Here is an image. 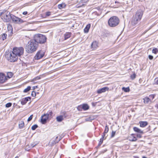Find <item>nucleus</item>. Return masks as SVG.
<instances>
[{"instance_id":"nucleus-1","label":"nucleus","mask_w":158,"mask_h":158,"mask_svg":"<svg viewBox=\"0 0 158 158\" xmlns=\"http://www.w3.org/2000/svg\"><path fill=\"white\" fill-rule=\"evenodd\" d=\"M38 46V44L34 40H31L27 46L26 50L29 53H32L37 50Z\"/></svg>"},{"instance_id":"nucleus-2","label":"nucleus","mask_w":158,"mask_h":158,"mask_svg":"<svg viewBox=\"0 0 158 158\" xmlns=\"http://www.w3.org/2000/svg\"><path fill=\"white\" fill-rule=\"evenodd\" d=\"M143 15V13L142 11L139 10L137 11L135 15L132 17L131 21V24L133 26L136 24L141 20Z\"/></svg>"},{"instance_id":"nucleus-3","label":"nucleus","mask_w":158,"mask_h":158,"mask_svg":"<svg viewBox=\"0 0 158 158\" xmlns=\"http://www.w3.org/2000/svg\"><path fill=\"white\" fill-rule=\"evenodd\" d=\"M37 44L44 43L46 40V36L42 34H35L34 37V40Z\"/></svg>"},{"instance_id":"nucleus-4","label":"nucleus","mask_w":158,"mask_h":158,"mask_svg":"<svg viewBox=\"0 0 158 158\" xmlns=\"http://www.w3.org/2000/svg\"><path fill=\"white\" fill-rule=\"evenodd\" d=\"M5 56L7 59L10 62H15L18 59V57L12 51L6 52Z\"/></svg>"},{"instance_id":"nucleus-5","label":"nucleus","mask_w":158,"mask_h":158,"mask_svg":"<svg viewBox=\"0 0 158 158\" xmlns=\"http://www.w3.org/2000/svg\"><path fill=\"white\" fill-rule=\"evenodd\" d=\"M119 23V19L116 16L110 17L108 21V25L110 27H115L118 25Z\"/></svg>"},{"instance_id":"nucleus-6","label":"nucleus","mask_w":158,"mask_h":158,"mask_svg":"<svg viewBox=\"0 0 158 158\" xmlns=\"http://www.w3.org/2000/svg\"><path fill=\"white\" fill-rule=\"evenodd\" d=\"M12 52L18 57L23 55L24 48L22 47L13 48Z\"/></svg>"},{"instance_id":"nucleus-7","label":"nucleus","mask_w":158,"mask_h":158,"mask_svg":"<svg viewBox=\"0 0 158 158\" xmlns=\"http://www.w3.org/2000/svg\"><path fill=\"white\" fill-rule=\"evenodd\" d=\"M44 52L42 51L38 52L35 56V59L36 60H39L42 58L44 55Z\"/></svg>"},{"instance_id":"nucleus-8","label":"nucleus","mask_w":158,"mask_h":158,"mask_svg":"<svg viewBox=\"0 0 158 158\" xmlns=\"http://www.w3.org/2000/svg\"><path fill=\"white\" fill-rule=\"evenodd\" d=\"M12 21L16 23H22L23 22L21 19L12 15L11 18Z\"/></svg>"},{"instance_id":"nucleus-9","label":"nucleus","mask_w":158,"mask_h":158,"mask_svg":"<svg viewBox=\"0 0 158 158\" xmlns=\"http://www.w3.org/2000/svg\"><path fill=\"white\" fill-rule=\"evenodd\" d=\"M7 80L6 76L3 74H0V83H3L5 82Z\"/></svg>"},{"instance_id":"nucleus-10","label":"nucleus","mask_w":158,"mask_h":158,"mask_svg":"<svg viewBox=\"0 0 158 158\" xmlns=\"http://www.w3.org/2000/svg\"><path fill=\"white\" fill-rule=\"evenodd\" d=\"M12 16V15L10 14V12H7L3 17L5 19V21L8 22L10 21Z\"/></svg>"},{"instance_id":"nucleus-11","label":"nucleus","mask_w":158,"mask_h":158,"mask_svg":"<svg viewBox=\"0 0 158 158\" xmlns=\"http://www.w3.org/2000/svg\"><path fill=\"white\" fill-rule=\"evenodd\" d=\"M48 115L46 114H44L42 116L41 122L42 124H45L48 118Z\"/></svg>"},{"instance_id":"nucleus-12","label":"nucleus","mask_w":158,"mask_h":158,"mask_svg":"<svg viewBox=\"0 0 158 158\" xmlns=\"http://www.w3.org/2000/svg\"><path fill=\"white\" fill-rule=\"evenodd\" d=\"M108 90L109 88L108 87H104L97 90V92L98 94H101L102 93H104Z\"/></svg>"},{"instance_id":"nucleus-13","label":"nucleus","mask_w":158,"mask_h":158,"mask_svg":"<svg viewBox=\"0 0 158 158\" xmlns=\"http://www.w3.org/2000/svg\"><path fill=\"white\" fill-rule=\"evenodd\" d=\"M30 99V98L29 97L25 98L22 99L21 101V104L22 105H25L28 101V99Z\"/></svg>"},{"instance_id":"nucleus-14","label":"nucleus","mask_w":158,"mask_h":158,"mask_svg":"<svg viewBox=\"0 0 158 158\" xmlns=\"http://www.w3.org/2000/svg\"><path fill=\"white\" fill-rule=\"evenodd\" d=\"M98 46V43L96 41L93 42L91 45V48H93V50L97 48Z\"/></svg>"},{"instance_id":"nucleus-15","label":"nucleus","mask_w":158,"mask_h":158,"mask_svg":"<svg viewBox=\"0 0 158 158\" xmlns=\"http://www.w3.org/2000/svg\"><path fill=\"white\" fill-rule=\"evenodd\" d=\"M139 123L140 127H144L148 124V123L146 121H141L139 122Z\"/></svg>"},{"instance_id":"nucleus-16","label":"nucleus","mask_w":158,"mask_h":158,"mask_svg":"<svg viewBox=\"0 0 158 158\" xmlns=\"http://www.w3.org/2000/svg\"><path fill=\"white\" fill-rule=\"evenodd\" d=\"M133 130L135 131L138 133H139L143 134V131L137 127H134L133 128Z\"/></svg>"},{"instance_id":"nucleus-17","label":"nucleus","mask_w":158,"mask_h":158,"mask_svg":"<svg viewBox=\"0 0 158 158\" xmlns=\"http://www.w3.org/2000/svg\"><path fill=\"white\" fill-rule=\"evenodd\" d=\"M137 140V138L134 136L133 134H132L129 137V140L131 141H135Z\"/></svg>"},{"instance_id":"nucleus-18","label":"nucleus","mask_w":158,"mask_h":158,"mask_svg":"<svg viewBox=\"0 0 158 158\" xmlns=\"http://www.w3.org/2000/svg\"><path fill=\"white\" fill-rule=\"evenodd\" d=\"M66 6V5L65 4V3H62L61 4L58 5V7L59 9H61L62 8H65Z\"/></svg>"},{"instance_id":"nucleus-19","label":"nucleus","mask_w":158,"mask_h":158,"mask_svg":"<svg viewBox=\"0 0 158 158\" xmlns=\"http://www.w3.org/2000/svg\"><path fill=\"white\" fill-rule=\"evenodd\" d=\"M90 27V24H88L86 26V27L84 29V31L85 33H87L88 32L89 30Z\"/></svg>"},{"instance_id":"nucleus-20","label":"nucleus","mask_w":158,"mask_h":158,"mask_svg":"<svg viewBox=\"0 0 158 158\" xmlns=\"http://www.w3.org/2000/svg\"><path fill=\"white\" fill-rule=\"evenodd\" d=\"M56 119L57 121L60 122L63 119V116L62 115L56 117Z\"/></svg>"},{"instance_id":"nucleus-21","label":"nucleus","mask_w":158,"mask_h":158,"mask_svg":"<svg viewBox=\"0 0 158 158\" xmlns=\"http://www.w3.org/2000/svg\"><path fill=\"white\" fill-rule=\"evenodd\" d=\"M71 35V33L70 32H66L64 35V40H66L67 39L69 38Z\"/></svg>"},{"instance_id":"nucleus-22","label":"nucleus","mask_w":158,"mask_h":158,"mask_svg":"<svg viewBox=\"0 0 158 158\" xmlns=\"http://www.w3.org/2000/svg\"><path fill=\"white\" fill-rule=\"evenodd\" d=\"M143 100L144 102L146 104L148 103L151 102L150 99L148 97H145L143 99Z\"/></svg>"},{"instance_id":"nucleus-23","label":"nucleus","mask_w":158,"mask_h":158,"mask_svg":"<svg viewBox=\"0 0 158 158\" xmlns=\"http://www.w3.org/2000/svg\"><path fill=\"white\" fill-rule=\"evenodd\" d=\"M19 127L20 129L22 128L24 126V123L23 121H21L19 122Z\"/></svg>"},{"instance_id":"nucleus-24","label":"nucleus","mask_w":158,"mask_h":158,"mask_svg":"<svg viewBox=\"0 0 158 158\" xmlns=\"http://www.w3.org/2000/svg\"><path fill=\"white\" fill-rule=\"evenodd\" d=\"M82 109L85 110H88L89 108L88 106L86 104L83 105L82 106Z\"/></svg>"},{"instance_id":"nucleus-25","label":"nucleus","mask_w":158,"mask_h":158,"mask_svg":"<svg viewBox=\"0 0 158 158\" xmlns=\"http://www.w3.org/2000/svg\"><path fill=\"white\" fill-rule=\"evenodd\" d=\"M105 136V135H102V137L100 139V141L99 143V145H101L102 143L103 140H104V138Z\"/></svg>"},{"instance_id":"nucleus-26","label":"nucleus","mask_w":158,"mask_h":158,"mask_svg":"<svg viewBox=\"0 0 158 158\" xmlns=\"http://www.w3.org/2000/svg\"><path fill=\"white\" fill-rule=\"evenodd\" d=\"M13 75V74L11 72H8L7 73V77L8 78H10L11 77H12Z\"/></svg>"},{"instance_id":"nucleus-27","label":"nucleus","mask_w":158,"mask_h":158,"mask_svg":"<svg viewBox=\"0 0 158 158\" xmlns=\"http://www.w3.org/2000/svg\"><path fill=\"white\" fill-rule=\"evenodd\" d=\"M122 90L126 92H127L129 91L130 89L129 87L125 88L123 87L122 88Z\"/></svg>"},{"instance_id":"nucleus-28","label":"nucleus","mask_w":158,"mask_h":158,"mask_svg":"<svg viewBox=\"0 0 158 158\" xmlns=\"http://www.w3.org/2000/svg\"><path fill=\"white\" fill-rule=\"evenodd\" d=\"M109 128L108 126L106 125V126L105 127V129L104 132L103 133V135H105L106 133H107L108 131Z\"/></svg>"},{"instance_id":"nucleus-29","label":"nucleus","mask_w":158,"mask_h":158,"mask_svg":"<svg viewBox=\"0 0 158 158\" xmlns=\"http://www.w3.org/2000/svg\"><path fill=\"white\" fill-rule=\"evenodd\" d=\"M152 52L155 54H156L158 52V49L156 48H154L152 50Z\"/></svg>"},{"instance_id":"nucleus-30","label":"nucleus","mask_w":158,"mask_h":158,"mask_svg":"<svg viewBox=\"0 0 158 158\" xmlns=\"http://www.w3.org/2000/svg\"><path fill=\"white\" fill-rule=\"evenodd\" d=\"M7 37V35L6 34L3 33L2 35V40H5Z\"/></svg>"},{"instance_id":"nucleus-31","label":"nucleus","mask_w":158,"mask_h":158,"mask_svg":"<svg viewBox=\"0 0 158 158\" xmlns=\"http://www.w3.org/2000/svg\"><path fill=\"white\" fill-rule=\"evenodd\" d=\"M31 89V87L30 86H28L24 90L23 92L24 93H27Z\"/></svg>"},{"instance_id":"nucleus-32","label":"nucleus","mask_w":158,"mask_h":158,"mask_svg":"<svg viewBox=\"0 0 158 158\" xmlns=\"http://www.w3.org/2000/svg\"><path fill=\"white\" fill-rule=\"evenodd\" d=\"M40 79V76H38L35 77V78H34V79H33L31 81L32 82H34V81H36V80H39V79Z\"/></svg>"},{"instance_id":"nucleus-33","label":"nucleus","mask_w":158,"mask_h":158,"mask_svg":"<svg viewBox=\"0 0 158 158\" xmlns=\"http://www.w3.org/2000/svg\"><path fill=\"white\" fill-rule=\"evenodd\" d=\"M38 127V126L37 125H34L31 127V129L32 130H35Z\"/></svg>"},{"instance_id":"nucleus-34","label":"nucleus","mask_w":158,"mask_h":158,"mask_svg":"<svg viewBox=\"0 0 158 158\" xmlns=\"http://www.w3.org/2000/svg\"><path fill=\"white\" fill-rule=\"evenodd\" d=\"M136 77V74L135 73H134L132 75H131L130 76L132 80L134 79Z\"/></svg>"},{"instance_id":"nucleus-35","label":"nucleus","mask_w":158,"mask_h":158,"mask_svg":"<svg viewBox=\"0 0 158 158\" xmlns=\"http://www.w3.org/2000/svg\"><path fill=\"white\" fill-rule=\"evenodd\" d=\"M51 12L48 11V12H46L45 13L46 16L45 17H48V16H50V15H51Z\"/></svg>"},{"instance_id":"nucleus-36","label":"nucleus","mask_w":158,"mask_h":158,"mask_svg":"<svg viewBox=\"0 0 158 158\" xmlns=\"http://www.w3.org/2000/svg\"><path fill=\"white\" fill-rule=\"evenodd\" d=\"M12 105V103H8L6 104V107H10Z\"/></svg>"},{"instance_id":"nucleus-37","label":"nucleus","mask_w":158,"mask_h":158,"mask_svg":"<svg viewBox=\"0 0 158 158\" xmlns=\"http://www.w3.org/2000/svg\"><path fill=\"white\" fill-rule=\"evenodd\" d=\"M8 29L9 30H10L12 32V27L11 25H10V24H9L8 26Z\"/></svg>"},{"instance_id":"nucleus-38","label":"nucleus","mask_w":158,"mask_h":158,"mask_svg":"<svg viewBox=\"0 0 158 158\" xmlns=\"http://www.w3.org/2000/svg\"><path fill=\"white\" fill-rule=\"evenodd\" d=\"M82 109V106H79L77 107V110L79 111H81Z\"/></svg>"},{"instance_id":"nucleus-39","label":"nucleus","mask_w":158,"mask_h":158,"mask_svg":"<svg viewBox=\"0 0 158 158\" xmlns=\"http://www.w3.org/2000/svg\"><path fill=\"white\" fill-rule=\"evenodd\" d=\"M52 111H49L48 113H47L46 114L48 115V117H49V116H52Z\"/></svg>"},{"instance_id":"nucleus-40","label":"nucleus","mask_w":158,"mask_h":158,"mask_svg":"<svg viewBox=\"0 0 158 158\" xmlns=\"http://www.w3.org/2000/svg\"><path fill=\"white\" fill-rule=\"evenodd\" d=\"M32 117L33 115H30V117L28 118L27 120V121L28 122L30 121L32 119Z\"/></svg>"},{"instance_id":"nucleus-41","label":"nucleus","mask_w":158,"mask_h":158,"mask_svg":"<svg viewBox=\"0 0 158 158\" xmlns=\"http://www.w3.org/2000/svg\"><path fill=\"white\" fill-rule=\"evenodd\" d=\"M115 132L112 131L111 133V137H113L115 135Z\"/></svg>"},{"instance_id":"nucleus-42","label":"nucleus","mask_w":158,"mask_h":158,"mask_svg":"<svg viewBox=\"0 0 158 158\" xmlns=\"http://www.w3.org/2000/svg\"><path fill=\"white\" fill-rule=\"evenodd\" d=\"M140 134V133H139L138 134H137V137H138V138H141L142 137V134Z\"/></svg>"},{"instance_id":"nucleus-43","label":"nucleus","mask_w":158,"mask_h":158,"mask_svg":"<svg viewBox=\"0 0 158 158\" xmlns=\"http://www.w3.org/2000/svg\"><path fill=\"white\" fill-rule=\"evenodd\" d=\"M31 95L33 97H35L36 96V93L35 91H32L31 93Z\"/></svg>"},{"instance_id":"nucleus-44","label":"nucleus","mask_w":158,"mask_h":158,"mask_svg":"<svg viewBox=\"0 0 158 158\" xmlns=\"http://www.w3.org/2000/svg\"><path fill=\"white\" fill-rule=\"evenodd\" d=\"M148 58L149 59L152 60L153 59V56L151 55H149L148 56Z\"/></svg>"},{"instance_id":"nucleus-45","label":"nucleus","mask_w":158,"mask_h":158,"mask_svg":"<svg viewBox=\"0 0 158 158\" xmlns=\"http://www.w3.org/2000/svg\"><path fill=\"white\" fill-rule=\"evenodd\" d=\"M91 120L90 119V118H87L85 119V121H91Z\"/></svg>"},{"instance_id":"nucleus-46","label":"nucleus","mask_w":158,"mask_h":158,"mask_svg":"<svg viewBox=\"0 0 158 158\" xmlns=\"http://www.w3.org/2000/svg\"><path fill=\"white\" fill-rule=\"evenodd\" d=\"M155 96V95H151L149 96V97L152 98V99L154 98Z\"/></svg>"},{"instance_id":"nucleus-47","label":"nucleus","mask_w":158,"mask_h":158,"mask_svg":"<svg viewBox=\"0 0 158 158\" xmlns=\"http://www.w3.org/2000/svg\"><path fill=\"white\" fill-rule=\"evenodd\" d=\"M27 12L26 11H24L23 12V15H27Z\"/></svg>"},{"instance_id":"nucleus-48","label":"nucleus","mask_w":158,"mask_h":158,"mask_svg":"<svg viewBox=\"0 0 158 158\" xmlns=\"http://www.w3.org/2000/svg\"><path fill=\"white\" fill-rule=\"evenodd\" d=\"M38 87V86H33V87H32V88H33V89H35V88H37Z\"/></svg>"},{"instance_id":"nucleus-49","label":"nucleus","mask_w":158,"mask_h":158,"mask_svg":"<svg viewBox=\"0 0 158 158\" xmlns=\"http://www.w3.org/2000/svg\"><path fill=\"white\" fill-rule=\"evenodd\" d=\"M156 83L158 84V79L156 81Z\"/></svg>"},{"instance_id":"nucleus-50","label":"nucleus","mask_w":158,"mask_h":158,"mask_svg":"<svg viewBox=\"0 0 158 158\" xmlns=\"http://www.w3.org/2000/svg\"><path fill=\"white\" fill-rule=\"evenodd\" d=\"M15 158H18V156H17Z\"/></svg>"},{"instance_id":"nucleus-51","label":"nucleus","mask_w":158,"mask_h":158,"mask_svg":"<svg viewBox=\"0 0 158 158\" xmlns=\"http://www.w3.org/2000/svg\"><path fill=\"white\" fill-rule=\"evenodd\" d=\"M143 158H146V157H144V156H143Z\"/></svg>"},{"instance_id":"nucleus-52","label":"nucleus","mask_w":158,"mask_h":158,"mask_svg":"<svg viewBox=\"0 0 158 158\" xmlns=\"http://www.w3.org/2000/svg\"><path fill=\"white\" fill-rule=\"evenodd\" d=\"M58 136L56 137V139H57V138H58Z\"/></svg>"},{"instance_id":"nucleus-53","label":"nucleus","mask_w":158,"mask_h":158,"mask_svg":"<svg viewBox=\"0 0 158 158\" xmlns=\"http://www.w3.org/2000/svg\"><path fill=\"white\" fill-rule=\"evenodd\" d=\"M157 108H158V104L157 105Z\"/></svg>"},{"instance_id":"nucleus-54","label":"nucleus","mask_w":158,"mask_h":158,"mask_svg":"<svg viewBox=\"0 0 158 158\" xmlns=\"http://www.w3.org/2000/svg\"><path fill=\"white\" fill-rule=\"evenodd\" d=\"M81 7V6H78V8H79V7Z\"/></svg>"},{"instance_id":"nucleus-55","label":"nucleus","mask_w":158,"mask_h":158,"mask_svg":"<svg viewBox=\"0 0 158 158\" xmlns=\"http://www.w3.org/2000/svg\"><path fill=\"white\" fill-rule=\"evenodd\" d=\"M60 139H59V140H60Z\"/></svg>"}]
</instances>
